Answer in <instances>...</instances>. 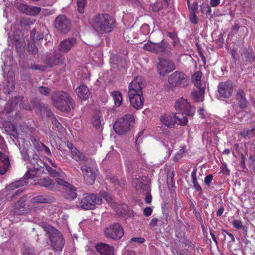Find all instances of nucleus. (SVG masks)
Instances as JSON below:
<instances>
[{
  "label": "nucleus",
  "instance_id": "nucleus-1",
  "mask_svg": "<svg viewBox=\"0 0 255 255\" xmlns=\"http://www.w3.org/2000/svg\"><path fill=\"white\" fill-rule=\"evenodd\" d=\"M90 24L99 34L109 33L115 27L114 18L107 14H97L90 20Z\"/></svg>",
  "mask_w": 255,
  "mask_h": 255
},
{
  "label": "nucleus",
  "instance_id": "nucleus-2",
  "mask_svg": "<svg viewBox=\"0 0 255 255\" xmlns=\"http://www.w3.org/2000/svg\"><path fill=\"white\" fill-rule=\"evenodd\" d=\"M39 225L45 232V235L49 238L52 249L55 251H61L65 244L62 234L46 222H41Z\"/></svg>",
  "mask_w": 255,
  "mask_h": 255
},
{
  "label": "nucleus",
  "instance_id": "nucleus-3",
  "mask_svg": "<svg viewBox=\"0 0 255 255\" xmlns=\"http://www.w3.org/2000/svg\"><path fill=\"white\" fill-rule=\"evenodd\" d=\"M53 105L58 109L63 112H69L71 106L73 108L74 101L70 94L63 91H56L51 96Z\"/></svg>",
  "mask_w": 255,
  "mask_h": 255
},
{
  "label": "nucleus",
  "instance_id": "nucleus-4",
  "mask_svg": "<svg viewBox=\"0 0 255 255\" xmlns=\"http://www.w3.org/2000/svg\"><path fill=\"white\" fill-rule=\"evenodd\" d=\"M134 123V118L132 114L126 115L115 122L113 129L117 134L123 135L130 129Z\"/></svg>",
  "mask_w": 255,
  "mask_h": 255
},
{
  "label": "nucleus",
  "instance_id": "nucleus-5",
  "mask_svg": "<svg viewBox=\"0 0 255 255\" xmlns=\"http://www.w3.org/2000/svg\"><path fill=\"white\" fill-rule=\"evenodd\" d=\"M102 203V198L98 195L85 193L83 197L79 199L77 206L83 210H92L95 208L96 205H101Z\"/></svg>",
  "mask_w": 255,
  "mask_h": 255
},
{
  "label": "nucleus",
  "instance_id": "nucleus-6",
  "mask_svg": "<svg viewBox=\"0 0 255 255\" xmlns=\"http://www.w3.org/2000/svg\"><path fill=\"white\" fill-rule=\"evenodd\" d=\"M161 122L169 128H175V124L185 125L188 122L187 117L182 114H165L160 117Z\"/></svg>",
  "mask_w": 255,
  "mask_h": 255
},
{
  "label": "nucleus",
  "instance_id": "nucleus-7",
  "mask_svg": "<svg viewBox=\"0 0 255 255\" xmlns=\"http://www.w3.org/2000/svg\"><path fill=\"white\" fill-rule=\"evenodd\" d=\"M168 83L171 87L185 88L189 85V79L183 72L176 71L168 77Z\"/></svg>",
  "mask_w": 255,
  "mask_h": 255
},
{
  "label": "nucleus",
  "instance_id": "nucleus-8",
  "mask_svg": "<svg viewBox=\"0 0 255 255\" xmlns=\"http://www.w3.org/2000/svg\"><path fill=\"white\" fill-rule=\"evenodd\" d=\"M30 165L25 176L29 178L36 176L35 171L40 170L45 166V163L40 158L38 155L34 154L29 159Z\"/></svg>",
  "mask_w": 255,
  "mask_h": 255
},
{
  "label": "nucleus",
  "instance_id": "nucleus-9",
  "mask_svg": "<svg viewBox=\"0 0 255 255\" xmlns=\"http://www.w3.org/2000/svg\"><path fill=\"white\" fill-rule=\"evenodd\" d=\"M124 234V232L122 226L117 223L109 225L104 230L105 237L114 240L120 239Z\"/></svg>",
  "mask_w": 255,
  "mask_h": 255
},
{
  "label": "nucleus",
  "instance_id": "nucleus-10",
  "mask_svg": "<svg viewBox=\"0 0 255 255\" xmlns=\"http://www.w3.org/2000/svg\"><path fill=\"white\" fill-rule=\"evenodd\" d=\"M56 182L63 187L64 196L66 199H74L77 197V189L73 185L60 178H56Z\"/></svg>",
  "mask_w": 255,
  "mask_h": 255
},
{
  "label": "nucleus",
  "instance_id": "nucleus-11",
  "mask_svg": "<svg viewBox=\"0 0 255 255\" xmlns=\"http://www.w3.org/2000/svg\"><path fill=\"white\" fill-rule=\"evenodd\" d=\"M54 25L58 32L66 34L71 29V22L65 15H60L55 19Z\"/></svg>",
  "mask_w": 255,
  "mask_h": 255
},
{
  "label": "nucleus",
  "instance_id": "nucleus-12",
  "mask_svg": "<svg viewBox=\"0 0 255 255\" xmlns=\"http://www.w3.org/2000/svg\"><path fill=\"white\" fill-rule=\"evenodd\" d=\"M159 62L157 64L158 73L161 76H165L167 73L175 69V65L169 59L158 58Z\"/></svg>",
  "mask_w": 255,
  "mask_h": 255
},
{
  "label": "nucleus",
  "instance_id": "nucleus-13",
  "mask_svg": "<svg viewBox=\"0 0 255 255\" xmlns=\"http://www.w3.org/2000/svg\"><path fill=\"white\" fill-rule=\"evenodd\" d=\"M174 106L176 110L186 115L192 116L194 114L195 108L191 106L187 100L183 97L176 101Z\"/></svg>",
  "mask_w": 255,
  "mask_h": 255
},
{
  "label": "nucleus",
  "instance_id": "nucleus-14",
  "mask_svg": "<svg viewBox=\"0 0 255 255\" xmlns=\"http://www.w3.org/2000/svg\"><path fill=\"white\" fill-rule=\"evenodd\" d=\"M233 87L231 81L221 82L218 86V92L220 98H228L232 94Z\"/></svg>",
  "mask_w": 255,
  "mask_h": 255
},
{
  "label": "nucleus",
  "instance_id": "nucleus-15",
  "mask_svg": "<svg viewBox=\"0 0 255 255\" xmlns=\"http://www.w3.org/2000/svg\"><path fill=\"white\" fill-rule=\"evenodd\" d=\"M65 59L63 54L59 51H55L52 54L47 55L43 59L47 66L51 67L62 63Z\"/></svg>",
  "mask_w": 255,
  "mask_h": 255
},
{
  "label": "nucleus",
  "instance_id": "nucleus-16",
  "mask_svg": "<svg viewBox=\"0 0 255 255\" xmlns=\"http://www.w3.org/2000/svg\"><path fill=\"white\" fill-rule=\"evenodd\" d=\"M143 84L141 77H136L133 80L129 86L128 96L136 94L143 95L142 88Z\"/></svg>",
  "mask_w": 255,
  "mask_h": 255
},
{
  "label": "nucleus",
  "instance_id": "nucleus-17",
  "mask_svg": "<svg viewBox=\"0 0 255 255\" xmlns=\"http://www.w3.org/2000/svg\"><path fill=\"white\" fill-rule=\"evenodd\" d=\"M16 6L18 10L22 13L30 16L38 14L41 11V8L37 6H30L23 2H17Z\"/></svg>",
  "mask_w": 255,
  "mask_h": 255
},
{
  "label": "nucleus",
  "instance_id": "nucleus-18",
  "mask_svg": "<svg viewBox=\"0 0 255 255\" xmlns=\"http://www.w3.org/2000/svg\"><path fill=\"white\" fill-rule=\"evenodd\" d=\"M91 165L86 164L81 167V170L85 182L89 185H92L95 181V174L93 171Z\"/></svg>",
  "mask_w": 255,
  "mask_h": 255
},
{
  "label": "nucleus",
  "instance_id": "nucleus-19",
  "mask_svg": "<svg viewBox=\"0 0 255 255\" xmlns=\"http://www.w3.org/2000/svg\"><path fill=\"white\" fill-rule=\"evenodd\" d=\"M72 158L80 164L93 165L95 162L91 158L86 157L85 154L81 152L77 148L72 149Z\"/></svg>",
  "mask_w": 255,
  "mask_h": 255
},
{
  "label": "nucleus",
  "instance_id": "nucleus-20",
  "mask_svg": "<svg viewBox=\"0 0 255 255\" xmlns=\"http://www.w3.org/2000/svg\"><path fill=\"white\" fill-rule=\"evenodd\" d=\"M156 34L152 33L150 36V38L154 41L155 46L154 53H167L168 50L167 49L168 44L164 41V40L160 38L159 40L155 39V37Z\"/></svg>",
  "mask_w": 255,
  "mask_h": 255
},
{
  "label": "nucleus",
  "instance_id": "nucleus-21",
  "mask_svg": "<svg viewBox=\"0 0 255 255\" xmlns=\"http://www.w3.org/2000/svg\"><path fill=\"white\" fill-rule=\"evenodd\" d=\"M76 43V38L69 37L62 40L58 46V51L61 53H67Z\"/></svg>",
  "mask_w": 255,
  "mask_h": 255
},
{
  "label": "nucleus",
  "instance_id": "nucleus-22",
  "mask_svg": "<svg viewBox=\"0 0 255 255\" xmlns=\"http://www.w3.org/2000/svg\"><path fill=\"white\" fill-rule=\"evenodd\" d=\"M32 106L34 109H35L36 112L41 115H46L48 117L53 116V113L50 109L44 103L33 101L32 102Z\"/></svg>",
  "mask_w": 255,
  "mask_h": 255
},
{
  "label": "nucleus",
  "instance_id": "nucleus-23",
  "mask_svg": "<svg viewBox=\"0 0 255 255\" xmlns=\"http://www.w3.org/2000/svg\"><path fill=\"white\" fill-rule=\"evenodd\" d=\"M235 96L238 106L240 109H245L247 107L249 102L245 97V93L243 89H238Z\"/></svg>",
  "mask_w": 255,
  "mask_h": 255
},
{
  "label": "nucleus",
  "instance_id": "nucleus-24",
  "mask_svg": "<svg viewBox=\"0 0 255 255\" xmlns=\"http://www.w3.org/2000/svg\"><path fill=\"white\" fill-rule=\"evenodd\" d=\"M95 248L101 255H114V248L108 244L100 243L95 246Z\"/></svg>",
  "mask_w": 255,
  "mask_h": 255
},
{
  "label": "nucleus",
  "instance_id": "nucleus-25",
  "mask_svg": "<svg viewBox=\"0 0 255 255\" xmlns=\"http://www.w3.org/2000/svg\"><path fill=\"white\" fill-rule=\"evenodd\" d=\"M131 105L136 109H140L143 106L144 99L143 95L136 94L128 96Z\"/></svg>",
  "mask_w": 255,
  "mask_h": 255
},
{
  "label": "nucleus",
  "instance_id": "nucleus-26",
  "mask_svg": "<svg viewBox=\"0 0 255 255\" xmlns=\"http://www.w3.org/2000/svg\"><path fill=\"white\" fill-rule=\"evenodd\" d=\"M26 197L23 196L15 204L13 212L15 214L23 215L27 212L25 206Z\"/></svg>",
  "mask_w": 255,
  "mask_h": 255
},
{
  "label": "nucleus",
  "instance_id": "nucleus-27",
  "mask_svg": "<svg viewBox=\"0 0 255 255\" xmlns=\"http://www.w3.org/2000/svg\"><path fill=\"white\" fill-rule=\"evenodd\" d=\"M78 97L82 100H86L89 98L91 96L89 89L88 87L84 85L79 86L76 89Z\"/></svg>",
  "mask_w": 255,
  "mask_h": 255
},
{
  "label": "nucleus",
  "instance_id": "nucleus-28",
  "mask_svg": "<svg viewBox=\"0 0 255 255\" xmlns=\"http://www.w3.org/2000/svg\"><path fill=\"white\" fill-rule=\"evenodd\" d=\"M133 185L137 190L143 189L146 191L149 190L148 181L146 177L142 176L134 179Z\"/></svg>",
  "mask_w": 255,
  "mask_h": 255
},
{
  "label": "nucleus",
  "instance_id": "nucleus-29",
  "mask_svg": "<svg viewBox=\"0 0 255 255\" xmlns=\"http://www.w3.org/2000/svg\"><path fill=\"white\" fill-rule=\"evenodd\" d=\"M103 119L102 118V114L99 111L95 113L93 116L92 123L93 126L96 129H99L102 125Z\"/></svg>",
  "mask_w": 255,
  "mask_h": 255
},
{
  "label": "nucleus",
  "instance_id": "nucleus-30",
  "mask_svg": "<svg viewBox=\"0 0 255 255\" xmlns=\"http://www.w3.org/2000/svg\"><path fill=\"white\" fill-rule=\"evenodd\" d=\"M38 184L41 186H43L50 190H53L54 188L55 184L54 182L48 177L40 179L38 181Z\"/></svg>",
  "mask_w": 255,
  "mask_h": 255
},
{
  "label": "nucleus",
  "instance_id": "nucleus-31",
  "mask_svg": "<svg viewBox=\"0 0 255 255\" xmlns=\"http://www.w3.org/2000/svg\"><path fill=\"white\" fill-rule=\"evenodd\" d=\"M30 202L31 203H49L51 202V199L47 197L42 195H38L33 197Z\"/></svg>",
  "mask_w": 255,
  "mask_h": 255
},
{
  "label": "nucleus",
  "instance_id": "nucleus-32",
  "mask_svg": "<svg viewBox=\"0 0 255 255\" xmlns=\"http://www.w3.org/2000/svg\"><path fill=\"white\" fill-rule=\"evenodd\" d=\"M111 95L114 99L115 105L119 107L122 102V94L119 91H114L111 93Z\"/></svg>",
  "mask_w": 255,
  "mask_h": 255
},
{
  "label": "nucleus",
  "instance_id": "nucleus-33",
  "mask_svg": "<svg viewBox=\"0 0 255 255\" xmlns=\"http://www.w3.org/2000/svg\"><path fill=\"white\" fill-rule=\"evenodd\" d=\"M199 89L197 91H194L192 93L193 98L196 102H200L202 100L203 95L204 94L205 89L204 88H201L200 87L198 88Z\"/></svg>",
  "mask_w": 255,
  "mask_h": 255
},
{
  "label": "nucleus",
  "instance_id": "nucleus-34",
  "mask_svg": "<svg viewBox=\"0 0 255 255\" xmlns=\"http://www.w3.org/2000/svg\"><path fill=\"white\" fill-rule=\"evenodd\" d=\"M31 37L32 40L35 42L36 41H40L44 38L43 34H39L37 32L35 28L33 29L31 32Z\"/></svg>",
  "mask_w": 255,
  "mask_h": 255
},
{
  "label": "nucleus",
  "instance_id": "nucleus-35",
  "mask_svg": "<svg viewBox=\"0 0 255 255\" xmlns=\"http://www.w3.org/2000/svg\"><path fill=\"white\" fill-rule=\"evenodd\" d=\"M27 183V182L24 180H17L10 184L8 186V188L11 190H14L20 186H24Z\"/></svg>",
  "mask_w": 255,
  "mask_h": 255
},
{
  "label": "nucleus",
  "instance_id": "nucleus-36",
  "mask_svg": "<svg viewBox=\"0 0 255 255\" xmlns=\"http://www.w3.org/2000/svg\"><path fill=\"white\" fill-rule=\"evenodd\" d=\"M23 255H35L33 247L30 245L24 244Z\"/></svg>",
  "mask_w": 255,
  "mask_h": 255
},
{
  "label": "nucleus",
  "instance_id": "nucleus-37",
  "mask_svg": "<svg viewBox=\"0 0 255 255\" xmlns=\"http://www.w3.org/2000/svg\"><path fill=\"white\" fill-rule=\"evenodd\" d=\"M10 166L9 160H6L3 162L0 163V175H4L8 170Z\"/></svg>",
  "mask_w": 255,
  "mask_h": 255
},
{
  "label": "nucleus",
  "instance_id": "nucleus-38",
  "mask_svg": "<svg viewBox=\"0 0 255 255\" xmlns=\"http://www.w3.org/2000/svg\"><path fill=\"white\" fill-rule=\"evenodd\" d=\"M202 77V73L198 71L195 73L193 75V81L197 88L201 87L200 80Z\"/></svg>",
  "mask_w": 255,
  "mask_h": 255
},
{
  "label": "nucleus",
  "instance_id": "nucleus-39",
  "mask_svg": "<svg viewBox=\"0 0 255 255\" xmlns=\"http://www.w3.org/2000/svg\"><path fill=\"white\" fill-rule=\"evenodd\" d=\"M242 55H244L246 59L250 61H253L255 59V57L252 51H249L247 48H244Z\"/></svg>",
  "mask_w": 255,
  "mask_h": 255
},
{
  "label": "nucleus",
  "instance_id": "nucleus-40",
  "mask_svg": "<svg viewBox=\"0 0 255 255\" xmlns=\"http://www.w3.org/2000/svg\"><path fill=\"white\" fill-rule=\"evenodd\" d=\"M15 89V85L13 82H8V84L4 86L3 91L5 94H10V93L13 91Z\"/></svg>",
  "mask_w": 255,
  "mask_h": 255
},
{
  "label": "nucleus",
  "instance_id": "nucleus-41",
  "mask_svg": "<svg viewBox=\"0 0 255 255\" xmlns=\"http://www.w3.org/2000/svg\"><path fill=\"white\" fill-rule=\"evenodd\" d=\"M143 49L145 50L154 53L155 46L154 41L149 40L147 43L144 45Z\"/></svg>",
  "mask_w": 255,
  "mask_h": 255
},
{
  "label": "nucleus",
  "instance_id": "nucleus-42",
  "mask_svg": "<svg viewBox=\"0 0 255 255\" xmlns=\"http://www.w3.org/2000/svg\"><path fill=\"white\" fill-rule=\"evenodd\" d=\"M28 51L31 54L35 55L38 53V49L35 42L29 43L28 44Z\"/></svg>",
  "mask_w": 255,
  "mask_h": 255
},
{
  "label": "nucleus",
  "instance_id": "nucleus-43",
  "mask_svg": "<svg viewBox=\"0 0 255 255\" xmlns=\"http://www.w3.org/2000/svg\"><path fill=\"white\" fill-rule=\"evenodd\" d=\"M255 134V128L244 130L240 132V135L243 137H252Z\"/></svg>",
  "mask_w": 255,
  "mask_h": 255
},
{
  "label": "nucleus",
  "instance_id": "nucleus-44",
  "mask_svg": "<svg viewBox=\"0 0 255 255\" xmlns=\"http://www.w3.org/2000/svg\"><path fill=\"white\" fill-rule=\"evenodd\" d=\"M46 169L52 177L59 178V177L60 176V174L59 172L49 166H46Z\"/></svg>",
  "mask_w": 255,
  "mask_h": 255
},
{
  "label": "nucleus",
  "instance_id": "nucleus-45",
  "mask_svg": "<svg viewBox=\"0 0 255 255\" xmlns=\"http://www.w3.org/2000/svg\"><path fill=\"white\" fill-rule=\"evenodd\" d=\"M201 10L203 13L206 14H210L211 13V9L210 7L207 4L203 3L201 6Z\"/></svg>",
  "mask_w": 255,
  "mask_h": 255
},
{
  "label": "nucleus",
  "instance_id": "nucleus-46",
  "mask_svg": "<svg viewBox=\"0 0 255 255\" xmlns=\"http://www.w3.org/2000/svg\"><path fill=\"white\" fill-rule=\"evenodd\" d=\"M86 0H77V6L78 11L82 13L86 4Z\"/></svg>",
  "mask_w": 255,
  "mask_h": 255
},
{
  "label": "nucleus",
  "instance_id": "nucleus-47",
  "mask_svg": "<svg viewBox=\"0 0 255 255\" xmlns=\"http://www.w3.org/2000/svg\"><path fill=\"white\" fill-rule=\"evenodd\" d=\"M174 176L175 174L173 171L168 172L167 173V183L168 186H172L173 185Z\"/></svg>",
  "mask_w": 255,
  "mask_h": 255
},
{
  "label": "nucleus",
  "instance_id": "nucleus-48",
  "mask_svg": "<svg viewBox=\"0 0 255 255\" xmlns=\"http://www.w3.org/2000/svg\"><path fill=\"white\" fill-rule=\"evenodd\" d=\"M232 225L234 227L238 229L243 228L245 230V231H246V228L242 225V222L241 221L238 220H234L232 222Z\"/></svg>",
  "mask_w": 255,
  "mask_h": 255
},
{
  "label": "nucleus",
  "instance_id": "nucleus-49",
  "mask_svg": "<svg viewBox=\"0 0 255 255\" xmlns=\"http://www.w3.org/2000/svg\"><path fill=\"white\" fill-rule=\"evenodd\" d=\"M52 119V124L55 126V127L58 129L60 130L62 128V126L61 125V124L58 122V121L57 120V119L53 116H51Z\"/></svg>",
  "mask_w": 255,
  "mask_h": 255
},
{
  "label": "nucleus",
  "instance_id": "nucleus-50",
  "mask_svg": "<svg viewBox=\"0 0 255 255\" xmlns=\"http://www.w3.org/2000/svg\"><path fill=\"white\" fill-rule=\"evenodd\" d=\"M39 91L43 95H48L50 92V89L47 87L44 86H40L39 87Z\"/></svg>",
  "mask_w": 255,
  "mask_h": 255
},
{
  "label": "nucleus",
  "instance_id": "nucleus-51",
  "mask_svg": "<svg viewBox=\"0 0 255 255\" xmlns=\"http://www.w3.org/2000/svg\"><path fill=\"white\" fill-rule=\"evenodd\" d=\"M11 130L10 131L6 130L9 134L12 135L15 138H17L18 137V134L17 132L16 129L15 127L12 125L11 127Z\"/></svg>",
  "mask_w": 255,
  "mask_h": 255
},
{
  "label": "nucleus",
  "instance_id": "nucleus-52",
  "mask_svg": "<svg viewBox=\"0 0 255 255\" xmlns=\"http://www.w3.org/2000/svg\"><path fill=\"white\" fill-rule=\"evenodd\" d=\"M241 156V162H240V166L242 169H246L247 170V167L245 164V161L246 160V156L243 154H240Z\"/></svg>",
  "mask_w": 255,
  "mask_h": 255
},
{
  "label": "nucleus",
  "instance_id": "nucleus-53",
  "mask_svg": "<svg viewBox=\"0 0 255 255\" xmlns=\"http://www.w3.org/2000/svg\"><path fill=\"white\" fill-rule=\"evenodd\" d=\"M21 100L22 98L21 96L15 97L14 98H12L11 101V106L12 107H15L17 103Z\"/></svg>",
  "mask_w": 255,
  "mask_h": 255
},
{
  "label": "nucleus",
  "instance_id": "nucleus-54",
  "mask_svg": "<svg viewBox=\"0 0 255 255\" xmlns=\"http://www.w3.org/2000/svg\"><path fill=\"white\" fill-rule=\"evenodd\" d=\"M195 13L194 12H191L189 16L190 20L193 24H197L198 22V18Z\"/></svg>",
  "mask_w": 255,
  "mask_h": 255
},
{
  "label": "nucleus",
  "instance_id": "nucleus-55",
  "mask_svg": "<svg viewBox=\"0 0 255 255\" xmlns=\"http://www.w3.org/2000/svg\"><path fill=\"white\" fill-rule=\"evenodd\" d=\"M22 189H18L12 195L10 196V197L8 196V195H6V198L7 200L11 201L13 198H15L16 196L21 194L23 192Z\"/></svg>",
  "mask_w": 255,
  "mask_h": 255
},
{
  "label": "nucleus",
  "instance_id": "nucleus-56",
  "mask_svg": "<svg viewBox=\"0 0 255 255\" xmlns=\"http://www.w3.org/2000/svg\"><path fill=\"white\" fill-rule=\"evenodd\" d=\"M21 155L22 156L23 159L25 161H26L28 159H30V157H29V156L28 155V150L27 149H23L21 151Z\"/></svg>",
  "mask_w": 255,
  "mask_h": 255
},
{
  "label": "nucleus",
  "instance_id": "nucleus-57",
  "mask_svg": "<svg viewBox=\"0 0 255 255\" xmlns=\"http://www.w3.org/2000/svg\"><path fill=\"white\" fill-rule=\"evenodd\" d=\"M100 194L108 202L112 201V199L105 191H101Z\"/></svg>",
  "mask_w": 255,
  "mask_h": 255
},
{
  "label": "nucleus",
  "instance_id": "nucleus-58",
  "mask_svg": "<svg viewBox=\"0 0 255 255\" xmlns=\"http://www.w3.org/2000/svg\"><path fill=\"white\" fill-rule=\"evenodd\" d=\"M213 176L212 174H209L205 177L204 179V182L206 185L209 186L213 179Z\"/></svg>",
  "mask_w": 255,
  "mask_h": 255
},
{
  "label": "nucleus",
  "instance_id": "nucleus-59",
  "mask_svg": "<svg viewBox=\"0 0 255 255\" xmlns=\"http://www.w3.org/2000/svg\"><path fill=\"white\" fill-rule=\"evenodd\" d=\"M221 172L227 175H229L230 170L228 169L226 164H222Z\"/></svg>",
  "mask_w": 255,
  "mask_h": 255
},
{
  "label": "nucleus",
  "instance_id": "nucleus-60",
  "mask_svg": "<svg viewBox=\"0 0 255 255\" xmlns=\"http://www.w3.org/2000/svg\"><path fill=\"white\" fill-rule=\"evenodd\" d=\"M196 172H197V169L194 168L192 171V173H191L193 184L198 182L197 179L196 177Z\"/></svg>",
  "mask_w": 255,
  "mask_h": 255
},
{
  "label": "nucleus",
  "instance_id": "nucleus-61",
  "mask_svg": "<svg viewBox=\"0 0 255 255\" xmlns=\"http://www.w3.org/2000/svg\"><path fill=\"white\" fill-rule=\"evenodd\" d=\"M131 240L132 242H137L140 244L144 243L145 241V239L142 237H134Z\"/></svg>",
  "mask_w": 255,
  "mask_h": 255
},
{
  "label": "nucleus",
  "instance_id": "nucleus-62",
  "mask_svg": "<svg viewBox=\"0 0 255 255\" xmlns=\"http://www.w3.org/2000/svg\"><path fill=\"white\" fill-rule=\"evenodd\" d=\"M144 214L145 216H149L150 215H151L152 213V209L151 207H146L144 209Z\"/></svg>",
  "mask_w": 255,
  "mask_h": 255
},
{
  "label": "nucleus",
  "instance_id": "nucleus-63",
  "mask_svg": "<svg viewBox=\"0 0 255 255\" xmlns=\"http://www.w3.org/2000/svg\"><path fill=\"white\" fill-rule=\"evenodd\" d=\"M195 216H196V219L198 220V221L201 224L202 227L203 229L204 228V225L203 224V220H202V218L201 214L198 212H195Z\"/></svg>",
  "mask_w": 255,
  "mask_h": 255
},
{
  "label": "nucleus",
  "instance_id": "nucleus-64",
  "mask_svg": "<svg viewBox=\"0 0 255 255\" xmlns=\"http://www.w3.org/2000/svg\"><path fill=\"white\" fill-rule=\"evenodd\" d=\"M198 5L196 2L193 3L192 6H189V9L191 10V12H196V11L198 9Z\"/></svg>",
  "mask_w": 255,
  "mask_h": 255
}]
</instances>
